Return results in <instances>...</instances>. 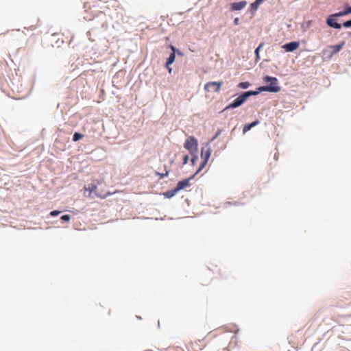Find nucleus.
<instances>
[{
	"label": "nucleus",
	"mask_w": 351,
	"mask_h": 351,
	"mask_svg": "<svg viewBox=\"0 0 351 351\" xmlns=\"http://www.w3.org/2000/svg\"><path fill=\"white\" fill-rule=\"evenodd\" d=\"M84 2V8L86 13H89V16H86L88 20H91L93 18L99 16L100 13H102L101 0H82Z\"/></svg>",
	"instance_id": "f257e3e1"
},
{
	"label": "nucleus",
	"mask_w": 351,
	"mask_h": 351,
	"mask_svg": "<svg viewBox=\"0 0 351 351\" xmlns=\"http://www.w3.org/2000/svg\"><path fill=\"white\" fill-rule=\"evenodd\" d=\"M263 81L265 83H269V84L258 87L259 91L278 93L280 90V86L278 85V79L276 77L265 76L263 78Z\"/></svg>",
	"instance_id": "f03ea898"
},
{
	"label": "nucleus",
	"mask_w": 351,
	"mask_h": 351,
	"mask_svg": "<svg viewBox=\"0 0 351 351\" xmlns=\"http://www.w3.org/2000/svg\"><path fill=\"white\" fill-rule=\"evenodd\" d=\"M211 154V149L210 147L207 144L205 146L202 147L201 150V158L202 160L198 169L195 173V175H197L199 172L202 171V169L206 166L207 164L208 159Z\"/></svg>",
	"instance_id": "7ed1b4c3"
},
{
	"label": "nucleus",
	"mask_w": 351,
	"mask_h": 351,
	"mask_svg": "<svg viewBox=\"0 0 351 351\" xmlns=\"http://www.w3.org/2000/svg\"><path fill=\"white\" fill-rule=\"evenodd\" d=\"M184 147L193 154L197 151V141L193 136H189L186 140Z\"/></svg>",
	"instance_id": "20e7f679"
},
{
	"label": "nucleus",
	"mask_w": 351,
	"mask_h": 351,
	"mask_svg": "<svg viewBox=\"0 0 351 351\" xmlns=\"http://www.w3.org/2000/svg\"><path fill=\"white\" fill-rule=\"evenodd\" d=\"M196 175L195 173L187 179H184L178 182L176 186L173 189L172 194H176L178 191L185 189L191 186L190 180L194 178Z\"/></svg>",
	"instance_id": "39448f33"
},
{
	"label": "nucleus",
	"mask_w": 351,
	"mask_h": 351,
	"mask_svg": "<svg viewBox=\"0 0 351 351\" xmlns=\"http://www.w3.org/2000/svg\"><path fill=\"white\" fill-rule=\"evenodd\" d=\"M223 84V82H210L205 84L204 90L206 92H219Z\"/></svg>",
	"instance_id": "423d86ee"
},
{
	"label": "nucleus",
	"mask_w": 351,
	"mask_h": 351,
	"mask_svg": "<svg viewBox=\"0 0 351 351\" xmlns=\"http://www.w3.org/2000/svg\"><path fill=\"white\" fill-rule=\"evenodd\" d=\"M97 185L94 184H88V186H84V191H87L89 192L88 196L90 197H92L93 193H94L97 197H99L102 199L106 197L108 195H110V193H107L106 194H104V195L98 194V193H97Z\"/></svg>",
	"instance_id": "0eeeda50"
},
{
	"label": "nucleus",
	"mask_w": 351,
	"mask_h": 351,
	"mask_svg": "<svg viewBox=\"0 0 351 351\" xmlns=\"http://www.w3.org/2000/svg\"><path fill=\"white\" fill-rule=\"evenodd\" d=\"M246 101L244 95L242 94L239 96L237 99H235L231 104L227 106L223 110H227L228 109L236 108L240 106H241Z\"/></svg>",
	"instance_id": "6e6552de"
},
{
	"label": "nucleus",
	"mask_w": 351,
	"mask_h": 351,
	"mask_svg": "<svg viewBox=\"0 0 351 351\" xmlns=\"http://www.w3.org/2000/svg\"><path fill=\"white\" fill-rule=\"evenodd\" d=\"M337 16H340L339 15H337V13L335 14L330 15L326 20V23L328 26L335 28L340 29L341 27V24L338 23L336 20Z\"/></svg>",
	"instance_id": "1a4fd4ad"
},
{
	"label": "nucleus",
	"mask_w": 351,
	"mask_h": 351,
	"mask_svg": "<svg viewBox=\"0 0 351 351\" xmlns=\"http://www.w3.org/2000/svg\"><path fill=\"white\" fill-rule=\"evenodd\" d=\"M282 47L285 49L286 51L291 52L299 47V43L295 41L291 42L284 45Z\"/></svg>",
	"instance_id": "9d476101"
},
{
	"label": "nucleus",
	"mask_w": 351,
	"mask_h": 351,
	"mask_svg": "<svg viewBox=\"0 0 351 351\" xmlns=\"http://www.w3.org/2000/svg\"><path fill=\"white\" fill-rule=\"evenodd\" d=\"M247 5V2L245 1H242L240 2H234L231 4V10L233 11L241 10L244 8Z\"/></svg>",
	"instance_id": "9b49d317"
},
{
	"label": "nucleus",
	"mask_w": 351,
	"mask_h": 351,
	"mask_svg": "<svg viewBox=\"0 0 351 351\" xmlns=\"http://www.w3.org/2000/svg\"><path fill=\"white\" fill-rule=\"evenodd\" d=\"M344 45H345V42L343 41L339 45L330 46V47L332 49V51L331 52V55L332 56V55L337 53L339 51H340L341 50V49L343 47Z\"/></svg>",
	"instance_id": "f8f14e48"
},
{
	"label": "nucleus",
	"mask_w": 351,
	"mask_h": 351,
	"mask_svg": "<svg viewBox=\"0 0 351 351\" xmlns=\"http://www.w3.org/2000/svg\"><path fill=\"white\" fill-rule=\"evenodd\" d=\"M171 49L172 50V52L171 53V54L169 55V56L167 60V66L171 65L175 61V58H176L175 47L173 46H171Z\"/></svg>",
	"instance_id": "ddd939ff"
},
{
	"label": "nucleus",
	"mask_w": 351,
	"mask_h": 351,
	"mask_svg": "<svg viewBox=\"0 0 351 351\" xmlns=\"http://www.w3.org/2000/svg\"><path fill=\"white\" fill-rule=\"evenodd\" d=\"M259 123V121L258 120L253 121L250 124L245 125L243 128V132L245 134L247 131H249L252 128L257 125Z\"/></svg>",
	"instance_id": "4468645a"
},
{
	"label": "nucleus",
	"mask_w": 351,
	"mask_h": 351,
	"mask_svg": "<svg viewBox=\"0 0 351 351\" xmlns=\"http://www.w3.org/2000/svg\"><path fill=\"white\" fill-rule=\"evenodd\" d=\"M298 332L299 331H298L295 334L291 335L288 338L289 343L292 344L293 346L298 345L300 343V341L296 339V335Z\"/></svg>",
	"instance_id": "2eb2a0df"
},
{
	"label": "nucleus",
	"mask_w": 351,
	"mask_h": 351,
	"mask_svg": "<svg viewBox=\"0 0 351 351\" xmlns=\"http://www.w3.org/2000/svg\"><path fill=\"white\" fill-rule=\"evenodd\" d=\"M261 92V91H259V90L258 89V90H256V91L250 90V91L245 92L243 93V95H244L245 99L247 100L249 97L252 96V95H256Z\"/></svg>",
	"instance_id": "dca6fc26"
},
{
	"label": "nucleus",
	"mask_w": 351,
	"mask_h": 351,
	"mask_svg": "<svg viewBox=\"0 0 351 351\" xmlns=\"http://www.w3.org/2000/svg\"><path fill=\"white\" fill-rule=\"evenodd\" d=\"M263 0H256L254 3H251L250 7L253 10H256L258 5L261 3Z\"/></svg>",
	"instance_id": "f3484780"
},
{
	"label": "nucleus",
	"mask_w": 351,
	"mask_h": 351,
	"mask_svg": "<svg viewBox=\"0 0 351 351\" xmlns=\"http://www.w3.org/2000/svg\"><path fill=\"white\" fill-rule=\"evenodd\" d=\"M351 13V6L350 7H348L347 8L346 10H344L342 12H338L337 13V15H339V16H345V15H347L348 14Z\"/></svg>",
	"instance_id": "a211bd4d"
},
{
	"label": "nucleus",
	"mask_w": 351,
	"mask_h": 351,
	"mask_svg": "<svg viewBox=\"0 0 351 351\" xmlns=\"http://www.w3.org/2000/svg\"><path fill=\"white\" fill-rule=\"evenodd\" d=\"M250 86V83L248 82H240L238 84V87L242 89H246Z\"/></svg>",
	"instance_id": "6ab92c4d"
},
{
	"label": "nucleus",
	"mask_w": 351,
	"mask_h": 351,
	"mask_svg": "<svg viewBox=\"0 0 351 351\" xmlns=\"http://www.w3.org/2000/svg\"><path fill=\"white\" fill-rule=\"evenodd\" d=\"M84 137V135L80 134V133H78V132H75L74 134H73V141H79L80 139Z\"/></svg>",
	"instance_id": "aec40b11"
},
{
	"label": "nucleus",
	"mask_w": 351,
	"mask_h": 351,
	"mask_svg": "<svg viewBox=\"0 0 351 351\" xmlns=\"http://www.w3.org/2000/svg\"><path fill=\"white\" fill-rule=\"evenodd\" d=\"M38 23H39V19H37L36 20L35 23H34V24L31 25L28 27V29H30V30H34V29H35L38 27Z\"/></svg>",
	"instance_id": "412c9836"
},
{
	"label": "nucleus",
	"mask_w": 351,
	"mask_h": 351,
	"mask_svg": "<svg viewBox=\"0 0 351 351\" xmlns=\"http://www.w3.org/2000/svg\"><path fill=\"white\" fill-rule=\"evenodd\" d=\"M263 43H261L259 45V46L255 50V54H256V59L259 58V50L263 47Z\"/></svg>",
	"instance_id": "4be33fe9"
},
{
	"label": "nucleus",
	"mask_w": 351,
	"mask_h": 351,
	"mask_svg": "<svg viewBox=\"0 0 351 351\" xmlns=\"http://www.w3.org/2000/svg\"><path fill=\"white\" fill-rule=\"evenodd\" d=\"M61 219L65 221H69L71 219V216L69 215H64L61 217Z\"/></svg>",
	"instance_id": "5701e85b"
},
{
	"label": "nucleus",
	"mask_w": 351,
	"mask_h": 351,
	"mask_svg": "<svg viewBox=\"0 0 351 351\" xmlns=\"http://www.w3.org/2000/svg\"><path fill=\"white\" fill-rule=\"evenodd\" d=\"M173 192V190H171V191H167L166 193H165V195L167 197H173V195H175L176 194H172V193Z\"/></svg>",
	"instance_id": "b1692460"
},
{
	"label": "nucleus",
	"mask_w": 351,
	"mask_h": 351,
	"mask_svg": "<svg viewBox=\"0 0 351 351\" xmlns=\"http://www.w3.org/2000/svg\"><path fill=\"white\" fill-rule=\"evenodd\" d=\"M343 27H351V20L347 21L343 23Z\"/></svg>",
	"instance_id": "393cba45"
},
{
	"label": "nucleus",
	"mask_w": 351,
	"mask_h": 351,
	"mask_svg": "<svg viewBox=\"0 0 351 351\" xmlns=\"http://www.w3.org/2000/svg\"><path fill=\"white\" fill-rule=\"evenodd\" d=\"M168 174H169V171H168L167 170H165V173H158V175H160V177L161 178H163L167 177V176H168Z\"/></svg>",
	"instance_id": "a878e982"
},
{
	"label": "nucleus",
	"mask_w": 351,
	"mask_h": 351,
	"mask_svg": "<svg viewBox=\"0 0 351 351\" xmlns=\"http://www.w3.org/2000/svg\"><path fill=\"white\" fill-rule=\"evenodd\" d=\"M60 213V211L58 210H53L50 213V215L52 217H55L58 215Z\"/></svg>",
	"instance_id": "bb28decb"
},
{
	"label": "nucleus",
	"mask_w": 351,
	"mask_h": 351,
	"mask_svg": "<svg viewBox=\"0 0 351 351\" xmlns=\"http://www.w3.org/2000/svg\"><path fill=\"white\" fill-rule=\"evenodd\" d=\"M188 160H189V156L187 155H185L183 158V164L184 165H186L187 164L188 162Z\"/></svg>",
	"instance_id": "cd10ccee"
},
{
	"label": "nucleus",
	"mask_w": 351,
	"mask_h": 351,
	"mask_svg": "<svg viewBox=\"0 0 351 351\" xmlns=\"http://www.w3.org/2000/svg\"><path fill=\"white\" fill-rule=\"evenodd\" d=\"M220 133H221V130H219L217 132V133H216V134L215 135V136L213 138V140L215 139V138H217V137L220 134Z\"/></svg>",
	"instance_id": "c85d7f7f"
},
{
	"label": "nucleus",
	"mask_w": 351,
	"mask_h": 351,
	"mask_svg": "<svg viewBox=\"0 0 351 351\" xmlns=\"http://www.w3.org/2000/svg\"><path fill=\"white\" fill-rule=\"evenodd\" d=\"M165 67L168 69L169 73L171 72L172 69L170 67V65L167 66V62H166Z\"/></svg>",
	"instance_id": "c756f323"
},
{
	"label": "nucleus",
	"mask_w": 351,
	"mask_h": 351,
	"mask_svg": "<svg viewBox=\"0 0 351 351\" xmlns=\"http://www.w3.org/2000/svg\"><path fill=\"white\" fill-rule=\"evenodd\" d=\"M197 159V156H194V157H193V158H192V159H191V162H192V163H193V165L195 164V160H196Z\"/></svg>",
	"instance_id": "7c9ffc66"
},
{
	"label": "nucleus",
	"mask_w": 351,
	"mask_h": 351,
	"mask_svg": "<svg viewBox=\"0 0 351 351\" xmlns=\"http://www.w3.org/2000/svg\"><path fill=\"white\" fill-rule=\"evenodd\" d=\"M234 23L235 25H238V23H239V19L238 18L234 19Z\"/></svg>",
	"instance_id": "2f4dec72"
}]
</instances>
